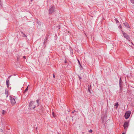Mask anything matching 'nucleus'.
Returning <instances> with one entry per match:
<instances>
[{
    "label": "nucleus",
    "instance_id": "obj_18",
    "mask_svg": "<svg viewBox=\"0 0 134 134\" xmlns=\"http://www.w3.org/2000/svg\"><path fill=\"white\" fill-rule=\"evenodd\" d=\"M28 87H27L26 88L25 91H27L28 90Z\"/></svg>",
    "mask_w": 134,
    "mask_h": 134
},
{
    "label": "nucleus",
    "instance_id": "obj_6",
    "mask_svg": "<svg viewBox=\"0 0 134 134\" xmlns=\"http://www.w3.org/2000/svg\"><path fill=\"white\" fill-rule=\"evenodd\" d=\"M54 11V7H51L49 10V14H51L53 13Z\"/></svg>",
    "mask_w": 134,
    "mask_h": 134
},
{
    "label": "nucleus",
    "instance_id": "obj_28",
    "mask_svg": "<svg viewBox=\"0 0 134 134\" xmlns=\"http://www.w3.org/2000/svg\"><path fill=\"white\" fill-rule=\"evenodd\" d=\"M71 52H72V53H73V50H72V51H71Z\"/></svg>",
    "mask_w": 134,
    "mask_h": 134
},
{
    "label": "nucleus",
    "instance_id": "obj_12",
    "mask_svg": "<svg viewBox=\"0 0 134 134\" xmlns=\"http://www.w3.org/2000/svg\"><path fill=\"white\" fill-rule=\"evenodd\" d=\"M114 105L115 106V108L116 109L117 108L118 106V103H115Z\"/></svg>",
    "mask_w": 134,
    "mask_h": 134
},
{
    "label": "nucleus",
    "instance_id": "obj_7",
    "mask_svg": "<svg viewBox=\"0 0 134 134\" xmlns=\"http://www.w3.org/2000/svg\"><path fill=\"white\" fill-rule=\"evenodd\" d=\"M107 117V116L106 115H104V116L102 115L101 116V118L102 119V121L103 122H104V121L106 120V118Z\"/></svg>",
    "mask_w": 134,
    "mask_h": 134
},
{
    "label": "nucleus",
    "instance_id": "obj_19",
    "mask_svg": "<svg viewBox=\"0 0 134 134\" xmlns=\"http://www.w3.org/2000/svg\"><path fill=\"white\" fill-rule=\"evenodd\" d=\"M88 132H92V130L90 129L89 130Z\"/></svg>",
    "mask_w": 134,
    "mask_h": 134
},
{
    "label": "nucleus",
    "instance_id": "obj_1",
    "mask_svg": "<svg viewBox=\"0 0 134 134\" xmlns=\"http://www.w3.org/2000/svg\"><path fill=\"white\" fill-rule=\"evenodd\" d=\"M131 114V112L130 111H126L125 115V119H127L128 118Z\"/></svg>",
    "mask_w": 134,
    "mask_h": 134
},
{
    "label": "nucleus",
    "instance_id": "obj_26",
    "mask_svg": "<svg viewBox=\"0 0 134 134\" xmlns=\"http://www.w3.org/2000/svg\"><path fill=\"white\" fill-rule=\"evenodd\" d=\"M11 76H9L8 77V78L9 79L10 78V77H11Z\"/></svg>",
    "mask_w": 134,
    "mask_h": 134
},
{
    "label": "nucleus",
    "instance_id": "obj_29",
    "mask_svg": "<svg viewBox=\"0 0 134 134\" xmlns=\"http://www.w3.org/2000/svg\"><path fill=\"white\" fill-rule=\"evenodd\" d=\"M71 52H72V53H73V50H72V51H71Z\"/></svg>",
    "mask_w": 134,
    "mask_h": 134
},
{
    "label": "nucleus",
    "instance_id": "obj_15",
    "mask_svg": "<svg viewBox=\"0 0 134 134\" xmlns=\"http://www.w3.org/2000/svg\"><path fill=\"white\" fill-rule=\"evenodd\" d=\"M36 102H37V105H38H38H39V100H36Z\"/></svg>",
    "mask_w": 134,
    "mask_h": 134
},
{
    "label": "nucleus",
    "instance_id": "obj_14",
    "mask_svg": "<svg viewBox=\"0 0 134 134\" xmlns=\"http://www.w3.org/2000/svg\"><path fill=\"white\" fill-rule=\"evenodd\" d=\"M5 111L4 110H3L2 111V114L4 115L5 113Z\"/></svg>",
    "mask_w": 134,
    "mask_h": 134
},
{
    "label": "nucleus",
    "instance_id": "obj_21",
    "mask_svg": "<svg viewBox=\"0 0 134 134\" xmlns=\"http://www.w3.org/2000/svg\"><path fill=\"white\" fill-rule=\"evenodd\" d=\"M52 115H53V117H55V116L54 112H53L52 113Z\"/></svg>",
    "mask_w": 134,
    "mask_h": 134
},
{
    "label": "nucleus",
    "instance_id": "obj_31",
    "mask_svg": "<svg viewBox=\"0 0 134 134\" xmlns=\"http://www.w3.org/2000/svg\"><path fill=\"white\" fill-rule=\"evenodd\" d=\"M122 134H124V133H122Z\"/></svg>",
    "mask_w": 134,
    "mask_h": 134
},
{
    "label": "nucleus",
    "instance_id": "obj_33",
    "mask_svg": "<svg viewBox=\"0 0 134 134\" xmlns=\"http://www.w3.org/2000/svg\"><path fill=\"white\" fill-rule=\"evenodd\" d=\"M72 113H74V112H72Z\"/></svg>",
    "mask_w": 134,
    "mask_h": 134
},
{
    "label": "nucleus",
    "instance_id": "obj_5",
    "mask_svg": "<svg viewBox=\"0 0 134 134\" xmlns=\"http://www.w3.org/2000/svg\"><path fill=\"white\" fill-rule=\"evenodd\" d=\"M10 99L11 104L12 105H14L16 103L15 99L12 97H10Z\"/></svg>",
    "mask_w": 134,
    "mask_h": 134
},
{
    "label": "nucleus",
    "instance_id": "obj_30",
    "mask_svg": "<svg viewBox=\"0 0 134 134\" xmlns=\"http://www.w3.org/2000/svg\"><path fill=\"white\" fill-rule=\"evenodd\" d=\"M71 52H72V53H73V50H72V51H71Z\"/></svg>",
    "mask_w": 134,
    "mask_h": 134
},
{
    "label": "nucleus",
    "instance_id": "obj_34",
    "mask_svg": "<svg viewBox=\"0 0 134 134\" xmlns=\"http://www.w3.org/2000/svg\"><path fill=\"white\" fill-rule=\"evenodd\" d=\"M32 0H31V1H32Z\"/></svg>",
    "mask_w": 134,
    "mask_h": 134
},
{
    "label": "nucleus",
    "instance_id": "obj_32",
    "mask_svg": "<svg viewBox=\"0 0 134 134\" xmlns=\"http://www.w3.org/2000/svg\"><path fill=\"white\" fill-rule=\"evenodd\" d=\"M132 44L133 45V44L132 43Z\"/></svg>",
    "mask_w": 134,
    "mask_h": 134
},
{
    "label": "nucleus",
    "instance_id": "obj_11",
    "mask_svg": "<svg viewBox=\"0 0 134 134\" xmlns=\"http://www.w3.org/2000/svg\"><path fill=\"white\" fill-rule=\"evenodd\" d=\"M48 39V37H46L45 38V39L44 40V42H43V43L44 44L45 42H46V41Z\"/></svg>",
    "mask_w": 134,
    "mask_h": 134
},
{
    "label": "nucleus",
    "instance_id": "obj_3",
    "mask_svg": "<svg viewBox=\"0 0 134 134\" xmlns=\"http://www.w3.org/2000/svg\"><path fill=\"white\" fill-rule=\"evenodd\" d=\"M122 32L124 37L127 40H129L130 39V37L126 33H125L122 30Z\"/></svg>",
    "mask_w": 134,
    "mask_h": 134
},
{
    "label": "nucleus",
    "instance_id": "obj_16",
    "mask_svg": "<svg viewBox=\"0 0 134 134\" xmlns=\"http://www.w3.org/2000/svg\"><path fill=\"white\" fill-rule=\"evenodd\" d=\"M115 21L116 23L119 22V21L117 20V19L116 18L115 19Z\"/></svg>",
    "mask_w": 134,
    "mask_h": 134
},
{
    "label": "nucleus",
    "instance_id": "obj_10",
    "mask_svg": "<svg viewBox=\"0 0 134 134\" xmlns=\"http://www.w3.org/2000/svg\"><path fill=\"white\" fill-rule=\"evenodd\" d=\"M6 85L8 87L9 86V80L8 79L6 81Z\"/></svg>",
    "mask_w": 134,
    "mask_h": 134
},
{
    "label": "nucleus",
    "instance_id": "obj_13",
    "mask_svg": "<svg viewBox=\"0 0 134 134\" xmlns=\"http://www.w3.org/2000/svg\"><path fill=\"white\" fill-rule=\"evenodd\" d=\"M131 3L134 4V0H130Z\"/></svg>",
    "mask_w": 134,
    "mask_h": 134
},
{
    "label": "nucleus",
    "instance_id": "obj_2",
    "mask_svg": "<svg viewBox=\"0 0 134 134\" xmlns=\"http://www.w3.org/2000/svg\"><path fill=\"white\" fill-rule=\"evenodd\" d=\"M29 106L31 109H34L35 107V106L33 101L30 102L29 104Z\"/></svg>",
    "mask_w": 134,
    "mask_h": 134
},
{
    "label": "nucleus",
    "instance_id": "obj_8",
    "mask_svg": "<svg viewBox=\"0 0 134 134\" xmlns=\"http://www.w3.org/2000/svg\"><path fill=\"white\" fill-rule=\"evenodd\" d=\"M124 25L127 28L129 27V25L126 22L125 23H124Z\"/></svg>",
    "mask_w": 134,
    "mask_h": 134
},
{
    "label": "nucleus",
    "instance_id": "obj_24",
    "mask_svg": "<svg viewBox=\"0 0 134 134\" xmlns=\"http://www.w3.org/2000/svg\"><path fill=\"white\" fill-rule=\"evenodd\" d=\"M79 77L80 80L81 79V78L80 77V76H79Z\"/></svg>",
    "mask_w": 134,
    "mask_h": 134
},
{
    "label": "nucleus",
    "instance_id": "obj_9",
    "mask_svg": "<svg viewBox=\"0 0 134 134\" xmlns=\"http://www.w3.org/2000/svg\"><path fill=\"white\" fill-rule=\"evenodd\" d=\"M5 94L6 96V97H7L8 95V93L7 89H6L5 92Z\"/></svg>",
    "mask_w": 134,
    "mask_h": 134
},
{
    "label": "nucleus",
    "instance_id": "obj_22",
    "mask_svg": "<svg viewBox=\"0 0 134 134\" xmlns=\"http://www.w3.org/2000/svg\"><path fill=\"white\" fill-rule=\"evenodd\" d=\"M78 62L79 65L81 66V65L80 63V61L78 60Z\"/></svg>",
    "mask_w": 134,
    "mask_h": 134
},
{
    "label": "nucleus",
    "instance_id": "obj_4",
    "mask_svg": "<svg viewBox=\"0 0 134 134\" xmlns=\"http://www.w3.org/2000/svg\"><path fill=\"white\" fill-rule=\"evenodd\" d=\"M129 122H125L123 126L125 130H127L129 126Z\"/></svg>",
    "mask_w": 134,
    "mask_h": 134
},
{
    "label": "nucleus",
    "instance_id": "obj_20",
    "mask_svg": "<svg viewBox=\"0 0 134 134\" xmlns=\"http://www.w3.org/2000/svg\"><path fill=\"white\" fill-rule=\"evenodd\" d=\"M121 80V78H120V81H119V84H120V86Z\"/></svg>",
    "mask_w": 134,
    "mask_h": 134
},
{
    "label": "nucleus",
    "instance_id": "obj_25",
    "mask_svg": "<svg viewBox=\"0 0 134 134\" xmlns=\"http://www.w3.org/2000/svg\"><path fill=\"white\" fill-rule=\"evenodd\" d=\"M88 91H89L90 92V93H91V92H90V89H89V88H88Z\"/></svg>",
    "mask_w": 134,
    "mask_h": 134
},
{
    "label": "nucleus",
    "instance_id": "obj_23",
    "mask_svg": "<svg viewBox=\"0 0 134 134\" xmlns=\"http://www.w3.org/2000/svg\"><path fill=\"white\" fill-rule=\"evenodd\" d=\"M25 58H26V57L25 56H23V58L24 59H25Z\"/></svg>",
    "mask_w": 134,
    "mask_h": 134
},
{
    "label": "nucleus",
    "instance_id": "obj_27",
    "mask_svg": "<svg viewBox=\"0 0 134 134\" xmlns=\"http://www.w3.org/2000/svg\"><path fill=\"white\" fill-rule=\"evenodd\" d=\"M53 77H54V78H55V75H54V74L53 75Z\"/></svg>",
    "mask_w": 134,
    "mask_h": 134
},
{
    "label": "nucleus",
    "instance_id": "obj_17",
    "mask_svg": "<svg viewBox=\"0 0 134 134\" xmlns=\"http://www.w3.org/2000/svg\"><path fill=\"white\" fill-rule=\"evenodd\" d=\"M21 33H22V34H23L24 35V36L26 37V36L24 34L23 32H21Z\"/></svg>",
    "mask_w": 134,
    "mask_h": 134
}]
</instances>
